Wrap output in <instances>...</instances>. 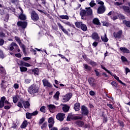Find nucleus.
Here are the masks:
<instances>
[{
    "instance_id": "1",
    "label": "nucleus",
    "mask_w": 130,
    "mask_h": 130,
    "mask_svg": "<svg viewBox=\"0 0 130 130\" xmlns=\"http://www.w3.org/2000/svg\"><path fill=\"white\" fill-rule=\"evenodd\" d=\"M28 92L31 95H34V94L39 92V87L37 84H33L28 88Z\"/></svg>"
},
{
    "instance_id": "2",
    "label": "nucleus",
    "mask_w": 130,
    "mask_h": 130,
    "mask_svg": "<svg viewBox=\"0 0 130 130\" xmlns=\"http://www.w3.org/2000/svg\"><path fill=\"white\" fill-rule=\"evenodd\" d=\"M85 10H82L80 12V15L81 17L84 16H93V10L91 9V7L86 8Z\"/></svg>"
},
{
    "instance_id": "3",
    "label": "nucleus",
    "mask_w": 130,
    "mask_h": 130,
    "mask_svg": "<svg viewBox=\"0 0 130 130\" xmlns=\"http://www.w3.org/2000/svg\"><path fill=\"white\" fill-rule=\"evenodd\" d=\"M15 39L18 42V43L19 44V46H20L21 48H22L23 49V52L24 54H26V47L25 46V45L22 44V42H21V40L19 39V37L16 36L15 37Z\"/></svg>"
},
{
    "instance_id": "4",
    "label": "nucleus",
    "mask_w": 130,
    "mask_h": 130,
    "mask_svg": "<svg viewBox=\"0 0 130 130\" xmlns=\"http://www.w3.org/2000/svg\"><path fill=\"white\" fill-rule=\"evenodd\" d=\"M81 113L82 115L88 116L89 114V110L86 106L83 105L81 106Z\"/></svg>"
},
{
    "instance_id": "5",
    "label": "nucleus",
    "mask_w": 130,
    "mask_h": 130,
    "mask_svg": "<svg viewBox=\"0 0 130 130\" xmlns=\"http://www.w3.org/2000/svg\"><path fill=\"white\" fill-rule=\"evenodd\" d=\"M72 96H73V94H72V93H68L66 94L65 96H63V98L62 99V102H68V101H69L70 99L72 98Z\"/></svg>"
},
{
    "instance_id": "6",
    "label": "nucleus",
    "mask_w": 130,
    "mask_h": 130,
    "mask_svg": "<svg viewBox=\"0 0 130 130\" xmlns=\"http://www.w3.org/2000/svg\"><path fill=\"white\" fill-rule=\"evenodd\" d=\"M31 18L33 21H38L39 20V16L38 14L35 12V11H33L31 13Z\"/></svg>"
},
{
    "instance_id": "7",
    "label": "nucleus",
    "mask_w": 130,
    "mask_h": 130,
    "mask_svg": "<svg viewBox=\"0 0 130 130\" xmlns=\"http://www.w3.org/2000/svg\"><path fill=\"white\" fill-rule=\"evenodd\" d=\"M66 114L62 113H59L56 115V118L58 120H60V121H62L64 118V116Z\"/></svg>"
},
{
    "instance_id": "8",
    "label": "nucleus",
    "mask_w": 130,
    "mask_h": 130,
    "mask_svg": "<svg viewBox=\"0 0 130 130\" xmlns=\"http://www.w3.org/2000/svg\"><path fill=\"white\" fill-rule=\"evenodd\" d=\"M18 26L21 27L22 29H25L26 27H27V25L28 24L27 23V22H21V21H18L17 22Z\"/></svg>"
},
{
    "instance_id": "9",
    "label": "nucleus",
    "mask_w": 130,
    "mask_h": 130,
    "mask_svg": "<svg viewBox=\"0 0 130 130\" xmlns=\"http://www.w3.org/2000/svg\"><path fill=\"white\" fill-rule=\"evenodd\" d=\"M57 24L58 26L59 29H61L63 33H64L67 35H69V31H68V30H67V29H66V28L63 27V26L61 25V24H60V23L58 22Z\"/></svg>"
},
{
    "instance_id": "10",
    "label": "nucleus",
    "mask_w": 130,
    "mask_h": 130,
    "mask_svg": "<svg viewBox=\"0 0 130 130\" xmlns=\"http://www.w3.org/2000/svg\"><path fill=\"white\" fill-rule=\"evenodd\" d=\"M48 108L50 112L53 113V112H55L56 107L54 105H48Z\"/></svg>"
},
{
    "instance_id": "11",
    "label": "nucleus",
    "mask_w": 130,
    "mask_h": 130,
    "mask_svg": "<svg viewBox=\"0 0 130 130\" xmlns=\"http://www.w3.org/2000/svg\"><path fill=\"white\" fill-rule=\"evenodd\" d=\"M18 9L21 11L20 15L19 16V19H20V20H26V16L23 14V13H24V12L23 11L22 8L19 7Z\"/></svg>"
},
{
    "instance_id": "12",
    "label": "nucleus",
    "mask_w": 130,
    "mask_h": 130,
    "mask_svg": "<svg viewBox=\"0 0 130 130\" xmlns=\"http://www.w3.org/2000/svg\"><path fill=\"white\" fill-rule=\"evenodd\" d=\"M91 37L92 39L95 40V41H99L100 40V37L98 35V34L94 32L92 34Z\"/></svg>"
},
{
    "instance_id": "13",
    "label": "nucleus",
    "mask_w": 130,
    "mask_h": 130,
    "mask_svg": "<svg viewBox=\"0 0 130 130\" xmlns=\"http://www.w3.org/2000/svg\"><path fill=\"white\" fill-rule=\"evenodd\" d=\"M48 122H49V128H51L53 126V124H54V119L52 117H50L48 119Z\"/></svg>"
},
{
    "instance_id": "14",
    "label": "nucleus",
    "mask_w": 130,
    "mask_h": 130,
    "mask_svg": "<svg viewBox=\"0 0 130 130\" xmlns=\"http://www.w3.org/2000/svg\"><path fill=\"white\" fill-rule=\"evenodd\" d=\"M105 12V7L102 5L98 9V14H103Z\"/></svg>"
},
{
    "instance_id": "15",
    "label": "nucleus",
    "mask_w": 130,
    "mask_h": 130,
    "mask_svg": "<svg viewBox=\"0 0 130 130\" xmlns=\"http://www.w3.org/2000/svg\"><path fill=\"white\" fill-rule=\"evenodd\" d=\"M42 82L43 83V85L45 87H49V88H50L52 86L50 83H49V82H48L46 79L43 80Z\"/></svg>"
},
{
    "instance_id": "16",
    "label": "nucleus",
    "mask_w": 130,
    "mask_h": 130,
    "mask_svg": "<svg viewBox=\"0 0 130 130\" xmlns=\"http://www.w3.org/2000/svg\"><path fill=\"white\" fill-rule=\"evenodd\" d=\"M6 101V97L3 96L0 100V108H3L5 106V101Z\"/></svg>"
},
{
    "instance_id": "17",
    "label": "nucleus",
    "mask_w": 130,
    "mask_h": 130,
    "mask_svg": "<svg viewBox=\"0 0 130 130\" xmlns=\"http://www.w3.org/2000/svg\"><path fill=\"white\" fill-rule=\"evenodd\" d=\"M122 35V31L119 30L117 32L114 33V37L115 38H120V37H121Z\"/></svg>"
},
{
    "instance_id": "18",
    "label": "nucleus",
    "mask_w": 130,
    "mask_h": 130,
    "mask_svg": "<svg viewBox=\"0 0 130 130\" xmlns=\"http://www.w3.org/2000/svg\"><path fill=\"white\" fill-rule=\"evenodd\" d=\"M14 47H16V48H17L18 45L17 44H16V43L12 42L10 45L9 50L13 51V50H14Z\"/></svg>"
},
{
    "instance_id": "19",
    "label": "nucleus",
    "mask_w": 130,
    "mask_h": 130,
    "mask_svg": "<svg viewBox=\"0 0 130 130\" xmlns=\"http://www.w3.org/2000/svg\"><path fill=\"white\" fill-rule=\"evenodd\" d=\"M112 76H113L114 79H115V80H117V81H118V82H119V83H120V84L123 85V86H126L125 83L122 82V81H121V80H119V78L118 77H117L116 75H115V74L112 75Z\"/></svg>"
},
{
    "instance_id": "20",
    "label": "nucleus",
    "mask_w": 130,
    "mask_h": 130,
    "mask_svg": "<svg viewBox=\"0 0 130 130\" xmlns=\"http://www.w3.org/2000/svg\"><path fill=\"white\" fill-rule=\"evenodd\" d=\"M74 109L76 111H79L81 109L80 104L79 103H76L74 104Z\"/></svg>"
},
{
    "instance_id": "21",
    "label": "nucleus",
    "mask_w": 130,
    "mask_h": 130,
    "mask_svg": "<svg viewBox=\"0 0 130 130\" xmlns=\"http://www.w3.org/2000/svg\"><path fill=\"white\" fill-rule=\"evenodd\" d=\"M120 50L122 51V52H123L124 53H129L130 52L129 50L125 47H120Z\"/></svg>"
},
{
    "instance_id": "22",
    "label": "nucleus",
    "mask_w": 130,
    "mask_h": 130,
    "mask_svg": "<svg viewBox=\"0 0 130 130\" xmlns=\"http://www.w3.org/2000/svg\"><path fill=\"white\" fill-rule=\"evenodd\" d=\"M17 106L20 108H23L24 107V100H20L18 103Z\"/></svg>"
},
{
    "instance_id": "23",
    "label": "nucleus",
    "mask_w": 130,
    "mask_h": 130,
    "mask_svg": "<svg viewBox=\"0 0 130 130\" xmlns=\"http://www.w3.org/2000/svg\"><path fill=\"white\" fill-rule=\"evenodd\" d=\"M94 81L95 79L93 78H90L88 79V83L90 84V86H92V87L95 86V84L94 83Z\"/></svg>"
},
{
    "instance_id": "24",
    "label": "nucleus",
    "mask_w": 130,
    "mask_h": 130,
    "mask_svg": "<svg viewBox=\"0 0 130 130\" xmlns=\"http://www.w3.org/2000/svg\"><path fill=\"white\" fill-rule=\"evenodd\" d=\"M60 93H59V91H57L55 94L53 95V98L55 100H56L57 101L59 100V95Z\"/></svg>"
},
{
    "instance_id": "25",
    "label": "nucleus",
    "mask_w": 130,
    "mask_h": 130,
    "mask_svg": "<svg viewBox=\"0 0 130 130\" xmlns=\"http://www.w3.org/2000/svg\"><path fill=\"white\" fill-rule=\"evenodd\" d=\"M23 107L25 109L29 108V107H30V103L28 101H23Z\"/></svg>"
},
{
    "instance_id": "26",
    "label": "nucleus",
    "mask_w": 130,
    "mask_h": 130,
    "mask_svg": "<svg viewBox=\"0 0 130 130\" xmlns=\"http://www.w3.org/2000/svg\"><path fill=\"white\" fill-rule=\"evenodd\" d=\"M101 39L103 42H107L108 41V38H107V36L106 34H104V36H101Z\"/></svg>"
},
{
    "instance_id": "27",
    "label": "nucleus",
    "mask_w": 130,
    "mask_h": 130,
    "mask_svg": "<svg viewBox=\"0 0 130 130\" xmlns=\"http://www.w3.org/2000/svg\"><path fill=\"white\" fill-rule=\"evenodd\" d=\"M27 125H28V121L25 120L22 123L21 125L20 126V127L21 128H25L27 127Z\"/></svg>"
},
{
    "instance_id": "28",
    "label": "nucleus",
    "mask_w": 130,
    "mask_h": 130,
    "mask_svg": "<svg viewBox=\"0 0 130 130\" xmlns=\"http://www.w3.org/2000/svg\"><path fill=\"white\" fill-rule=\"evenodd\" d=\"M93 23L95 25H100V24H101L100 21H99V19L97 18L93 19Z\"/></svg>"
},
{
    "instance_id": "29",
    "label": "nucleus",
    "mask_w": 130,
    "mask_h": 130,
    "mask_svg": "<svg viewBox=\"0 0 130 130\" xmlns=\"http://www.w3.org/2000/svg\"><path fill=\"white\" fill-rule=\"evenodd\" d=\"M32 73H34V75H35L36 76H38V75H39V69H38V68L33 69L32 70Z\"/></svg>"
},
{
    "instance_id": "30",
    "label": "nucleus",
    "mask_w": 130,
    "mask_h": 130,
    "mask_svg": "<svg viewBox=\"0 0 130 130\" xmlns=\"http://www.w3.org/2000/svg\"><path fill=\"white\" fill-rule=\"evenodd\" d=\"M1 86L2 89H6V88H7V85H6V81L2 80Z\"/></svg>"
},
{
    "instance_id": "31",
    "label": "nucleus",
    "mask_w": 130,
    "mask_h": 130,
    "mask_svg": "<svg viewBox=\"0 0 130 130\" xmlns=\"http://www.w3.org/2000/svg\"><path fill=\"white\" fill-rule=\"evenodd\" d=\"M62 110L64 111V112H68L69 110H70V107H69L68 105H65L62 108Z\"/></svg>"
},
{
    "instance_id": "32",
    "label": "nucleus",
    "mask_w": 130,
    "mask_h": 130,
    "mask_svg": "<svg viewBox=\"0 0 130 130\" xmlns=\"http://www.w3.org/2000/svg\"><path fill=\"white\" fill-rule=\"evenodd\" d=\"M76 124L77 125H78L79 126H83L84 125V124H85V123H84V122H83V121H77L76 122Z\"/></svg>"
},
{
    "instance_id": "33",
    "label": "nucleus",
    "mask_w": 130,
    "mask_h": 130,
    "mask_svg": "<svg viewBox=\"0 0 130 130\" xmlns=\"http://www.w3.org/2000/svg\"><path fill=\"white\" fill-rule=\"evenodd\" d=\"M59 17L60 19H62V20H69V16L68 15H60Z\"/></svg>"
},
{
    "instance_id": "34",
    "label": "nucleus",
    "mask_w": 130,
    "mask_h": 130,
    "mask_svg": "<svg viewBox=\"0 0 130 130\" xmlns=\"http://www.w3.org/2000/svg\"><path fill=\"white\" fill-rule=\"evenodd\" d=\"M81 29L83 31H87V29H88V28L87 27V25H86V24H82L81 27Z\"/></svg>"
},
{
    "instance_id": "35",
    "label": "nucleus",
    "mask_w": 130,
    "mask_h": 130,
    "mask_svg": "<svg viewBox=\"0 0 130 130\" xmlns=\"http://www.w3.org/2000/svg\"><path fill=\"white\" fill-rule=\"evenodd\" d=\"M83 67L86 71H91V67L87 64H83Z\"/></svg>"
},
{
    "instance_id": "36",
    "label": "nucleus",
    "mask_w": 130,
    "mask_h": 130,
    "mask_svg": "<svg viewBox=\"0 0 130 130\" xmlns=\"http://www.w3.org/2000/svg\"><path fill=\"white\" fill-rule=\"evenodd\" d=\"M65 25H67V26H69V27H72V28H74V25L72 24V23L67 21V22H63Z\"/></svg>"
},
{
    "instance_id": "37",
    "label": "nucleus",
    "mask_w": 130,
    "mask_h": 130,
    "mask_svg": "<svg viewBox=\"0 0 130 130\" xmlns=\"http://www.w3.org/2000/svg\"><path fill=\"white\" fill-rule=\"evenodd\" d=\"M3 18H4V21H5V22H8V21H9V14H4L3 16Z\"/></svg>"
},
{
    "instance_id": "38",
    "label": "nucleus",
    "mask_w": 130,
    "mask_h": 130,
    "mask_svg": "<svg viewBox=\"0 0 130 130\" xmlns=\"http://www.w3.org/2000/svg\"><path fill=\"white\" fill-rule=\"evenodd\" d=\"M123 24H125L126 27H130V21L123 20Z\"/></svg>"
},
{
    "instance_id": "39",
    "label": "nucleus",
    "mask_w": 130,
    "mask_h": 130,
    "mask_svg": "<svg viewBox=\"0 0 130 130\" xmlns=\"http://www.w3.org/2000/svg\"><path fill=\"white\" fill-rule=\"evenodd\" d=\"M75 25L77 28H81L82 25H83V23L81 22H76Z\"/></svg>"
},
{
    "instance_id": "40",
    "label": "nucleus",
    "mask_w": 130,
    "mask_h": 130,
    "mask_svg": "<svg viewBox=\"0 0 130 130\" xmlns=\"http://www.w3.org/2000/svg\"><path fill=\"white\" fill-rule=\"evenodd\" d=\"M32 113H30L29 112H27L26 113V117L28 119H30L31 117H32Z\"/></svg>"
},
{
    "instance_id": "41",
    "label": "nucleus",
    "mask_w": 130,
    "mask_h": 130,
    "mask_svg": "<svg viewBox=\"0 0 130 130\" xmlns=\"http://www.w3.org/2000/svg\"><path fill=\"white\" fill-rule=\"evenodd\" d=\"M40 111L43 112V113H45L46 112V110L45 109V106H42L40 108Z\"/></svg>"
},
{
    "instance_id": "42",
    "label": "nucleus",
    "mask_w": 130,
    "mask_h": 130,
    "mask_svg": "<svg viewBox=\"0 0 130 130\" xmlns=\"http://www.w3.org/2000/svg\"><path fill=\"white\" fill-rule=\"evenodd\" d=\"M42 129H45L46 127H47V122L44 123L41 126Z\"/></svg>"
},
{
    "instance_id": "43",
    "label": "nucleus",
    "mask_w": 130,
    "mask_h": 130,
    "mask_svg": "<svg viewBox=\"0 0 130 130\" xmlns=\"http://www.w3.org/2000/svg\"><path fill=\"white\" fill-rule=\"evenodd\" d=\"M18 100H19L18 96H15L13 97V102L14 103H17V102H18Z\"/></svg>"
},
{
    "instance_id": "44",
    "label": "nucleus",
    "mask_w": 130,
    "mask_h": 130,
    "mask_svg": "<svg viewBox=\"0 0 130 130\" xmlns=\"http://www.w3.org/2000/svg\"><path fill=\"white\" fill-rule=\"evenodd\" d=\"M89 6H90V7H91V8H93V7H94V6H96V3H95V1H91L90 2V3H89Z\"/></svg>"
},
{
    "instance_id": "45",
    "label": "nucleus",
    "mask_w": 130,
    "mask_h": 130,
    "mask_svg": "<svg viewBox=\"0 0 130 130\" xmlns=\"http://www.w3.org/2000/svg\"><path fill=\"white\" fill-rule=\"evenodd\" d=\"M20 70L21 72H27V68L21 67H20Z\"/></svg>"
},
{
    "instance_id": "46",
    "label": "nucleus",
    "mask_w": 130,
    "mask_h": 130,
    "mask_svg": "<svg viewBox=\"0 0 130 130\" xmlns=\"http://www.w3.org/2000/svg\"><path fill=\"white\" fill-rule=\"evenodd\" d=\"M102 69H103V70H104L105 71H106V72H107L108 74H110V75H111V76H112V73H111L110 72V71H109L108 70H107L106 68H105V67L102 66Z\"/></svg>"
},
{
    "instance_id": "47",
    "label": "nucleus",
    "mask_w": 130,
    "mask_h": 130,
    "mask_svg": "<svg viewBox=\"0 0 130 130\" xmlns=\"http://www.w3.org/2000/svg\"><path fill=\"white\" fill-rule=\"evenodd\" d=\"M121 59L123 62L127 61V59H126V57L124 56H122L121 57Z\"/></svg>"
},
{
    "instance_id": "48",
    "label": "nucleus",
    "mask_w": 130,
    "mask_h": 130,
    "mask_svg": "<svg viewBox=\"0 0 130 130\" xmlns=\"http://www.w3.org/2000/svg\"><path fill=\"white\" fill-rule=\"evenodd\" d=\"M0 58H5V54H4V52L0 50Z\"/></svg>"
},
{
    "instance_id": "49",
    "label": "nucleus",
    "mask_w": 130,
    "mask_h": 130,
    "mask_svg": "<svg viewBox=\"0 0 130 130\" xmlns=\"http://www.w3.org/2000/svg\"><path fill=\"white\" fill-rule=\"evenodd\" d=\"M0 72L1 73H2V74H3V75H6V70H5V69H4V67L1 68L0 69Z\"/></svg>"
},
{
    "instance_id": "50",
    "label": "nucleus",
    "mask_w": 130,
    "mask_h": 130,
    "mask_svg": "<svg viewBox=\"0 0 130 130\" xmlns=\"http://www.w3.org/2000/svg\"><path fill=\"white\" fill-rule=\"evenodd\" d=\"M71 119H73V115L72 114H69L67 117V120H71Z\"/></svg>"
},
{
    "instance_id": "51",
    "label": "nucleus",
    "mask_w": 130,
    "mask_h": 130,
    "mask_svg": "<svg viewBox=\"0 0 130 130\" xmlns=\"http://www.w3.org/2000/svg\"><path fill=\"white\" fill-rule=\"evenodd\" d=\"M102 23L103 26H106V27H109V26H110V24L107 22H103Z\"/></svg>"
},
{
    "instance_id": "52",
    "label": "nucleus",
    "mask_w": 130,
    "mask_h": 130,
    "mask_svg": "<svg viewBox=\"0 0 130 130\" xmlns=\"http://www.w3.org/2000/svg\"><path fill=\"white\" fill-rule=\"evenodd\" d=\"M17 63L19 64V66H24V61L22 60L17 61Z\"/></svg>"
},
{
    "instance_id": "53",
    "label": "nucleus",
    "mask_w": 130,
    "mask_h": 130,
    "mask_svg": "<svg viewBox=\"0 0 130 130\" xmlns=\"http://www.w3.org/2000/svg\"><path fill=\"white\" fill-rule=\"evenodd\" d=\"M118 17L120 19H121L122 20H124V19H125V17H124V15L121 14H119Z\"/></svg>"
},
{
    "instance_id": "54",
    "label": "nucleus",
    "mask_w": 130,
    "mask_h": 130,
    "mask_svg": "<svg viewBox=\"0 0 130 130\" xmlns=\"http://www.w3.org/2000/svg\"><path fill=\"white\" fill-rule=\"evenodd\" d=\"M45 120L44 119V118H42L39 121V124H42L43 122H44V121Z\"/></svg>"
},
{
    "instance_id": "55",
    "label": "nucleus",
    "mask_w": 130,
    "mask_h": 130,
    "mask_svg": "<svg viewBox=\"0 0 130 130\" xmlns=\"http://www.w3.org/2000/svg\"><path fill=\"white\" fill-rule=\"evenodd\" d=\"M111 85L112 86H114V87H115L116 88V87H117V84H116V82H114V81H112L111 82Z\"/></svg>"
},
{
    "instance_id": "56",
    "label": "nucleus",
    "mask_w": 130,
    "mask_h": 130,
    "mask_svg": "<svg viewBox=\"0 0 130 130\" xmlns=\"http://www.w3.org/2000/svg\"><path fill=\"white\" fill-rule=\"evenodd\" d=\"M19 87V84H18V83H15L13 85V87L14 88V89H18Z\"/></svg>"
},
{
    "instance_id": "57",
    "label": "nucleus",
    "mask_w": 130,
    "mask_h": 130,
    "mask_svg": "<svg viewBox=\"0 0 130 130\" xmlns=\"http://www.w3.org/2000/svg\"><path fill=\"white\" fill-rule=\"evenodd\" d=\"M94 72L97 77H100V73H99V72H98V71L95 70Z\"/></svg>"
},
{
    "instance_id": "58",
    "label": "nucleus",
    "mask_w": 130,
    "mask_h": 130,
    "mask_svg": "<svg viewBox=\"0 0 130 130\" xmlns=\"http://www.w3.org/2000/svg\"><path fill=\"white\" fill-rule=\"evenodd\" d=\"M23 66L24 67H31V65L29 63L25 62L23 63Z\"/></svg>"
},
{
    "instance_id": "59",
    "label": "nucleus",
    "mask_w": 130,
    "mask_h": 130,
    "mask_svg": "<svg viewBox=\"0 0 130 130\" xmlns=\"http://www.w3.org/2000/svg\"><path fill=\"white\" fill-rule=\"evenodd\" d=\"M32 116H34L35 115H37V114H38V111H35V112H32L31 113Z\"/></svg>"
},
{
    "instance_id": "60",
    "label": "nucleus",
    "mask_w": 130,
    "mask_h": 130,
    "mask_svg": "<svg viewBox=\"0 0 130 130\" xmlns=\"http://www.w3.org/2000/svg\"><path fill=\"white\" fill-rule=\"evenodd\" d=\"M30 82H31V80H30V79H25V84H29V83H30Z\"/></svg>"
},
{
    "instance_id": "61",
    "label": "nucleus",
    "mask_w": 130,
    "mask_h": 130,
    "mask_svg": "<svg viewBox=\"0 0 130 130\" xmlns=\"http://www.w3.org/2000/svg\"><path fill=\"white\" fill-rule=\"evenodd\" d=\"M89 94L91 96H94V95H95V92L91 90L89 92Z\"/></svg>"
},
{
    "instance_id": "62",
    "label": "nucleus",
    "mask_w": 130,
    "mask_h": 130,
    "mask_svg": "<svg viewBox=\"0 0 130 130\" xmlns=\"http://www.w3.org/2000/svg\"><path fill=\"white\" fill-rule=\"evenodd\" d=\"M89 63L91 64V66H96V62L91 61Z\"/></svg>"
},
{
    "instance_id": "63",
    "label": "nucleus",
    "mask_w": 130,
    "mask_h": 130,
    "mask_svg": "<svg viewBox=\"0 0 130 130\" xmlns=\"http://www.w3.org/2000/svg\"><path fill=\"white\" fill-rule=\"evenodd\" d=\"M30 57H23V60H25V61H27V60H29V59H30Z\"/></svg>"
},
{
    "instance_id": "64",
    "label": "nucleus",
    "mask_w": 130,
    "mask_h": 130,
    "mask_svg": "<svg viewBox=\"0 0 130 130\" xmlns=\"http://www.w3.org/2000/svg\"><path fill=\"white\" fill-rule=\"evenodd\" d=\"M15 56H16V57H21L22 54H21V53L15 54Z\"/></svg>"
}]
</instances>
